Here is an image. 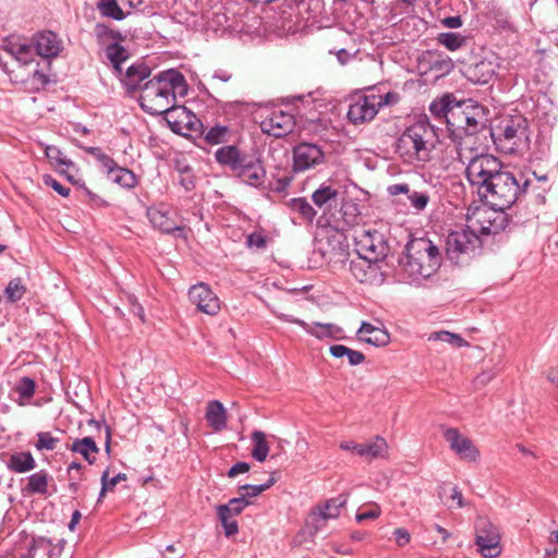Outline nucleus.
Returning a JSON list of instances; mask_svg holds the SVG:
<instances>
[{"label": "nucleus", "mask_w": 558, "mask_h": 558, "mask_svg": "<svg viewBox=\"0 0 558 558\" xmlns=\"http://www.w3.org/2000/svg\"><path fill=\"white\" fill-rule=\"evenodd\" d=\"M307 219L317 227V238L327 235L330 231L337 233V245L330 251H323L324 257L331 263L336 260L343 262L347 252L342 246L343 234L352 232L356 253L361 258L368 262H377L387 256L389 246L384 233L366 228L361 225L362 217L360 211H302Z\"/></svg>", "instance_id": "f257e3e1"}, {"label": "nucleus", "mask_w": 558, "mask_h": 558, "mask_svg": "<svg viewBox=\"0 0 558 558\" xmlns=\"http://www.w3.org/2000/svg\"><path fill=\"white\" fill-rule=\"evenodd\" d=\"M186 92L187 85L183 74L170 69L144 83L140 105L149 114H165L173 132L183 133L182 125L193 131L198 120L185 107L175 105L177 95L184 96Z\"/></svg>", "instance_id": "f03ea898"}, {"label": "nucleus", "mask_w": 558, "mask_h": 558, "mask_svg": "<svg viewBox=\"0 0 558 558\" xmlns=\"http://www.w3.org/2000/svg\"><path fill=\"white\" fill-rule=\"evenodd\" d=\"M466 222L446 238V257L458 267H466L477 259L483 254L485 236L504 231L509 218L507 211H468Z\"/></svg>", "instance_id": "7ed1b4c3"}, {"label": "nucleus", "mask_w": 558, "mask_h": 558, "mask_svg": "<svg viewBox=\"0 0 558 558\" xmlns=\"http://www.w3.org/2000/svg\"><path fill=\"white\" fill-rule=\"evenodd\" d=\"M437 142V133L426 116L410 124L396 143V153L410 165L429 160Z\"/></svg>", "instance_id": "20e7f679"}, {"label": "nucleus", "mask_w": 558, "mask_h": 558, "mask_svg": "<svg viewBox=\"0 0 558 558\" xmlns=\"http://www.w3.org/2000/svg\"><path fill=\"white\" fill-rule=\"evenodd\" d=\"M474 143L471 137L461 138L457 144V159L465 166V175L473 186H477L481 196L482 190L502 171V163L493 155L475 151Z\"/></svg>", "instance_id": "39448f33"}, {"label": "nucleus", "mask_w": 558, "mask_h": 558, "mask_svg": "<svg viewBox=\"0 0 558 558\" xmlns=\"http://www.w3.org/2000/svg\"><path fill=\"white\" fill-rule=\"evenodd\" d=\"M492 137L500 153L506 155L522 154L530 146L529 122L520 113L504 117L492 131Z\"/></svg>", "instance_id": "423d86ee"}, {"label": "nucleus", "mask_w": 558, "mask_h": 558, "mask_svg": "<svg viewBox=\"0 0 558 558\" xmlns=\"http://www.w3.org/2000/svg\"><path fill=\"white\" fill-rule=\"evenodd\" d=\"M410 278H429L440 265V253L429 240L416 239L407 245L405 259L401 262Z\"/></svg>", "instance_id": "0eeeda50"}, {"label": "nucleus", "mask_w": 558, "mask_h": 558, "mask_svg": "<svg viewBox=\"0 0 558 558\" xmlns=\"http://www.w3.org/2000/svg\"><path fill=\"white\" fill-rule=\"evenodd\" d=\"M530 181L522 183L509 171H501L495 180L481 192V198L489 204V209H510L521 192H525Z\"/></svg>", "instance_id": "6e6552de"}, {"label": "nucleus", "mask_w": 558, "mask_h": 558, "mask_svg": "<svg viewBox=\"0 0 558 558\" xmlns=\"http://www.w3.org/2000/svg\"><path fill=\"white\" fill-rule=\"evenodd\" d=\"M475 544L485 558H496L501 554L500 533L486 518H478L475 522Z\"/></svg>", "instance_id": "1a4fd4ad"}, {"label": "nucleus", "mask_w": 558, "mask_h": 558, "mask_svg": "<svg viewBox=\"0 0 558 558\" xmlns=\"http://www.w3.org/2000/svg\"><path fill=\"white\" fill-rule=\"evenodd\" d=\"M325 153L317 144L302 142L292 149V170L304 172L325 162Z\"/></svg>", "instance_id": "9d476101"}, {"label": "nucleus", "mask_w": 558, "mask_h": 558, "mask_svg": "<svg viewBox=\"0 0 558 558\" xmlns=\"http://www.w3.org/2000/svg\"><path fill=\"white\" fill-rule=\"evenodd\" d=\"M378 101L375 94L353 98L347 112L349 121L357 125L373 120L379 110Z\"/></svg>", "instance_id": "9b49d317"}, {"label": "nucleus", "mask_w": 558, "mask_h": 558, "mask_svg": "<svg viewBox=\"0 0 558 558\" xmlns=\"http://www.w3.org/2000/svg\"><path fill=\"white\" fill-rule=\"evenodd\" d=\"M259 125L264 133L274 137H282L293 131L295 119L292 113L275 109L264 117Z\"/></svg>", "instance_id": "f8f14e48"}, {"label": "nucleus", "mask_w": 558, "mask_h": 558, "mask_svg": "<svg viewBox=\"0 0 558 558\" xmlns=\"http://www.w3.org/2000/svg\"><path fill=\"white\" fill-rule=\"evenodd\" d=\"M189 300L199 312L207 315H216L220 311V301L204 282L192 286L189 290Z\"/></svg>", "instance_id": "ddd939ff"}, {"label": "nucleus", "mask_w": 558, "mask_h": 558, "mask_svg": "<svg viewBox=\"0 0 558 558\" xmlns=\"http://www.w3.org/2000/svg\"><path fill=\"white\" fill-rule=\"evenodd\" d=\"M390 196L397 197L396 203L411 206L415 209H424L429 201L427 193L412 190L408 183L391 184L387 187Z\"/></svg>", "instance_id": "4468645a"}, {"label": "nucleus", "mask_w": 558, "mask_h": 558, "mask_svg": "<svg viewBox=\"0 0 558 558\" xmlns=\"http://www.w3.org/2000/svg\"><path fill=\"white\" fill-rule=\"evenodd\" d=\"M499 69L498 57L490 52L466 69V77L475 84H487Z\"/></svg>", "instance_id": "2eb2a0df"}, {"label": "nucleus", "mask_w": 558, "mask_h": 558, "mask_svg": "<svg viewBox=\"0 0 558 558\" xmlns=\"http://www.w3.org/2000/svg\"><path fill=\"white\" fill-rule=\"evenodd\" d=\"M445 439L449 442L450 449L453 450L461 459L469 462H475L480 458V451L473 441L462 436L457 428H448L444 434Z\"/></svg>", "instance_id": "dca6fc26"}, {"label": "nucleus", "mask_w": 558, "mask_h": 558, "mask_svg": "<svg viewBox=\"0 0 558 558\" xmlns=\"http://www.w3.org/2000/svg\"><path fill=\"white\" fill-rule=\"evenodd\" d=\"M45 155L48 158L49 162L57 169L59 172L71 182H78V169L76 165L68 158L59 147L54 145H46Z\"/></svg>", "instance_id": "f3484780"}, {"label": "nucleus", "mask_w": 558, "mask_h": 558, "mask_svg": "<svg viewBox=\"0 0 558 558\" xmlns=\"http://www.w3.org/2000/svg\"><path fill=\"white\" fill-rule=\"evenodd\" d=\"M239 179L247 185L258 187L264 184L266 171L258 159L246 156L245 161L235 170Z\"/></svg>", "instance_id": "a211bd4d"}, {"label": "nucleus", "mask_w": 558, "mask_h": 558, "mask_svg": "<svg viewBox=\"0 0 558 558\" xmlns=\"http://www.w3.org/2000/svg\"><path fill=\"white\" fill-rule=\"evenodd\" d=\"M32 44L36 53L46 59L56 58L62 50V41L51 31L37 33Z\"/></svg>", "instance_id": "6ab92c4d"}, {"label": "nucleus", "mask_w": 558, "mask_h": 558, "mask_svg": "<svg viewBox=\"0 0 558 558\" xmlns=\"http://www.w3.org/2000/svg\"><path fill=\"white\" fill-rule=\"evenodd\" d=\"M2 48L22 65H27L34 60L33 44H28L20 37H8Z\"/></svg>", "instance_id": "aec40b11"}, {"label": "nucleus", "mask_w": 558, "mask_h": 558, "mask_svg": "<svg viewBox=\"0 0 558 558\" xmlns=\"http://www.w3.org/2000/svg\"><path fill=\"white\" fill-rule=\"evenodd\" d=\"M150 68L142 61L135 62L128 66L125 73L122 72V76H118L122 84L125 86L129 93L136 89H141L143 85L141 83L149 77Z\"/></svg>", "instance_id": "412c9836"}, {"label": "nucleus", "mask_w": 558, "mask_h": 558, "mask_svg": "<svg viewBox=\"0 0 558 558\" xmlns=\"http://www.w3.org/2000/svg\"><path fill=\"white\" fill-rule=\"evenodd\" d=\"M146 216L153 227L163 233L182 231L178 211H146Z\"/></svg>", "instance_id": "4be33fe9"}, {"label": "nucleus", "mask_w": 558, "mask_h": 558, "mask_svg": "<svg viewBox=\"0 0 558 558\" xmlns=\"http://www.w3.org/2000/svg\"><path fill=\"white\" fill-rule=\"evenodd\" d=\"M342 193L330 183H323L313 194V203L322 208L331 209L341 204Z\"/></svg>", "instance_id": "5701e85b"}, {"label": "nucleus", "mask_w": 558, "mask_h": 558, "mask_svg": "<svg viewBox=\"0 0 558 558\" xmlns=\"http://www.w3.org/2000/svg\"><path fill=\"white\" fill-rule=\"evenodd\" d=\"M65 448L73 453L82 456L90 465L96 462V456L99 452V447L94 438L89 436L75 438L73 442L68 444Z\"/></svg>", "instance_id": "b1692460"}, {"label": "nucleus", "mask_w": 558, "mask_h": 558, "mask_svg": "<svg viewBox=\"0 0 558 558\" xmlns=\"http://www.w3.org/2000/svg\"><path fill=\"white\" fill-rule=\"evenodd\" d=\"M357 338L376 347L386 345L390 341V336L385 329L366 322L362 323L357 331Z\"/></svg>", "instance_id": "393cba45"}, {"label": "nucleus", "mask_w": 558, "mask_h": 558, "mask_svg": "<svg viewBox=\"0 0 558 558\" xmlns=\"http://www.w3.org/2000/svg\"><path fill=\"white\" fill-rule=\"evenodd\" d=\"M246 155H243L240 149L234 145H226L218 148L215 153L216 161L230 168L232 171L235 170L245 161Z\"/></svg>", "instance_id": "a878e982"}, {"label": "nucleus", "mask_w": 558, "mask_h": 558, "mask_svg": "<svg viewBox=\"0 0 558 558\" xmlns=\"http://www.w3.org/2000/svg\"><path fill=\"white\" fill-rule=\"evenodd\" d=\"M205 417L208 425L216 432H220L227 426L226 409L220 401L208 402Z\"/></svg>", "instance_id": "bb28decb"}, {"label": "nucleus", "mask_w": 558, "mask_h": 558, "mask_svg": "<svg viewBox=\"0 0 558 558\" xmlns=\"http://www.w3.org/2000/svg\"><path fill=\"white\" fill-rule=\"evenodd\" d=\"M105 56L117 76H122V64L129 59L128 50L118 43L110 44L105 49Z\"/></svg>", "instance_id": "cd10ccee"}, {"label": "nucleus", "mask_w": 558, "mask_h": 558, "mask_svg": "<svg viewBox=\"0 0 558 558\" xmlns=\"http://www.w3.org/2000/svg\"><path fill=\"white\" fill-rule=\"evenodd\" d=\"M36 461L29 451L14 452L10 456L7 468L15 473H26L36 468Z\"/></svg>", "instance_id": "c85d7f7f"}, {"label": "nucleus", "mask_w": 558, "mask_h": 558, "mask_svg": "<svg viewBox=\"0 0 558 558\" xmlns=\"http://www.w3.org/2000/svg\"><path fill=\"white\" fill-rule=\"evenodd\" d=\"M205 15L204 12L189 10L184 12L175 11L174 13L178 23L185 25L186 28L202 32L206 28Z\"/></svg>", "instance_id": "c756f323"}, {"label": "nucleus", "mask_w": 558, "mask_h": 558, "mask_svg": "<svg viewBox=\"0 0 558 558\" xmlns=\"http://www.w3.org/2000/svg\"><path fill=\"white\" fill-rule=\"evenodd\" d=\"M51 477L45 470H40L28 476L27 484L23 492L29 495H46L48 493V484Z\"/></svg>", "instance_id": "7c9ffc66"}, {"label": "nucleus", "mask_w": 558, "mask_h": 558, "mask_svg": "<svg viewBox=\"0 0 558 558\" xmlns=\"http://www.w3.org/2000/svg\"><path fill=\"white\" fill-rule=\"evenodd\" d=\"M106 174L111 182L122 187L130 189L136 184V177L133 171L129 170L128 168L120 167L118 163H116V166L112 167Z\"/></svg>", "instance_id": "2f4dec72"}, {"label": "nucleus", "mask_w": 558, "mask_h": 558, "mask_svg": "<svg viewBox=\"0 0 558 558\" xmlns=\"http://www.w3.org/2000/svg\"><path fill=\"white\" fill-rule=\"evenodd\" d=\"M388 452L387 441L381 436H376L368 444H361L359 456L372 459L384 458Z\"/></svg>", "instance_id": "473e14b6"}, {"label": "nucleus", "mask_w": 558, "mask_h": 558, "mask_svg": "<svg viewBox=\"0 0 558 558\" xmlns=\"http://www.w3.org/2000/svg\"><path fill=\"white\" fill-rule=\"evenodd\" d=\"M451 97L449 95L444 96L440 99L434 100L429 106L430 113L438 118H445L449 125L454 126L456 123L450 121V116H454Z\"/></svg>", "instance_id": "72a5a7b5"}, {"label": "nucleus", "mask_w": 558, "mask_h": 558, "mask_svg": "<svg viewBox=\"0 0 558 558\" xmlns=\"http://www.w3.org/2000/svg\"><path fill=\"white\" fill-rule=\"evenodd\" d=\"M305 331L318 339H337L342 332V329L338 325L331 323H314L313 325L307 324Z\"/></svg>", "instance_id": "f704fd0d"}, {"label": "nucleus", "mask_w": 558, "mask_h": 558, "mask_svg": "<svg viewBox=\"0 0 558 558\" xmlns=\"http://www.w3.org/2000/svg\"><path fill=\"white\" fill-rule=\"evenodd\" d=\"M36 390V383L31 377H22L14 387V391L19 395L16 403L20 407L28 404L29 400L34 397Z\"/></svg>", "instance_id": "c9c22d12"}, {"label": "nucleus", "mask_w": 558, "mask_h": 558, "mask_svg": "<svg viewBox=\"0 0 558 558\" xmlns=\"http://www.w3.org/2000/svg\"><path fill=\"white\" fill-rule=\"evenodd\" d=\"M329 352L333 357H337V359L347 356L349 364L352 366L360 365L365 360V355L362 352L352 350L343 344L331 345L329 348Z\"/></svg>", "instance_id": "e433bc0d"}, {"label": "nucleus", "mask_w": 558, "mask_h": 558, "mask_svg": "<svg viewBox=\"0 0 558 558\" xmlns=\"http://www.w3.org/2000/svg\"><path fill=\"white\" fill-rule=\"evenodd\" d=\"M338 512L335 511V513H328L327 515L324 514L318 509H313L310 513L308 520L306 522V525L310 530V533L312 535L317 534L322 529L326 526V522L328 519H337Z\"/></svg>", "instance_id": "4c0bfd02"}, {"label": "nucleus", "mask_w": 558, "mask_h": 558, "mask_svg": "<svg viewBox=\"0 0 558 558\" xmlns=\"http://www.w3.org/2000/svg\"><path fill=\"white\" fill-rule=\"evenodd\" d=\"M206 28L204 31H211L218 33L228 26V16L221 9L207 11L205 15Z\"/></svg>", "instance_id": "58836bf2"}, {"label": "nucleus", "mask_w": 558, "mask_h": 558, "mask_svg": "<svg viewBox=\"0 0 558 558\" xmlns=\"http://www.w3.org/2000/svg\"><path fill=\"white\" fill-rule=\"evenodd\" d=\"M251 438L254 444L252 457L258 462L265 461L269 453V446L266 441L265 433L262 430H255Z\"/></svg>", "instance_id": "ea45409f"}, {"label": "nucleus", "mask_w": 558, "mask_h": 558, "mask_svg": "<svg viewBox=\"0 0 558 558\" xmlns=\"http://www.w3.org/2000/svg\"><path fill=\"white\" fill-rule=\"evenodd\" d=\"M29 551L33 558H52L56 547H53L50 539L46 537H38L34 539Z\"/></svg>", "instance_id": "a19ab883"}, {"label": "nucleus", "mask_w": 558, "mask_h": 558, "mask_svg": "<svg viewBox=\"0 0 558 558\" xmlns=\"http://www.w3.org/2000/svg\"><path fill=\"white\" fill-rule=\"evenodd\" d=\"M438 43L450 51H456L466 45L468 38L459 33H441Z\"/></svg>", "instance_id": "79ce46f5"}, {"label": "nucleus", "mask_w": 558, "mask_h": 558, "mask_svg": "<svg viewBox=\"0 0 558 558\" xmlns=\"http://www.w3.org/2000/svg\"><path fill=\"white\" fill-rule=\"evenodd\" d=\"M204 140L210 145H218L227 142L229 135V128L220 124H216L204 131Z\"/></svg>", "instance_id": "37998d69"}, {"label": "nucleus", "mask_w": 558, "mask_h": 558, "mask_svg": "<svg viewBox=\"0 0 558 558\" xmlns=\"http://www.w3.org/2000/svg\"><path fill=\"white\" fill-rule=\"evenodd\" d=\"M461 119L465 123V136L463 138L471 137L474 141L473 135L485 125L484 118L478 113L468 114L463 112Z\"/></svg>", "instance_id": "c03bdc74"}, {"label": "nucleus", "mask_w": 558, "mask_h": 558, "mask_svg": "<svg viewBox=\"0 0 558 558\" xmlns=\"http://www.w3.org/2000/svg\"><path fill=\"white\" fill-rule=\"evenodd\" d=\"M277 482V478L275 476V473H272L269 477V480L260 485H243L240 486V496L244 497L245 499L254 498L259 496L263 492L270 488L275 483Z\"/></svg>", "instance_id": "a18cd8bd"}, {"label": "nucleus", "mask_w": 558, "mask_h": 558, "mask_svg": "<svg viewBox=\"0 0 558 558\" xmlns=\"http://www.w3.org/2000/svg\"><path fill=\"white\" fill-rule=\"evenodd\" d=\"M98 9L102 15L121 21L125 17L117 0H99Z\"/></svg>", "instance_id": "49530a36"}, {"label": "nucleus", "mask_w": 558, "mask_h": 558, "mask_svg": "<svg viewBox=\"0 0 558 558\" xmlns=\"http://www.w3.org/2000/svg\"><path fill=\"white\" fill-rule=\"evenodd\" d=\"M227 507H217V514L222 524L225 535L227 537L233 536L239 532V525L235 520H231V514L228 513Z\"/></svg>", "instance_id": "de8ad7c7"}, {"label": "nucleus", "mask_w": 558, "mask_h": 558, "mask_svg": "<svg viewBox=\"0 0 558 558\" xmlns=\"http://www.w3.org/2000/svg\"><path fill=\"white\" fill-rule=\"evenodd\" d=\"M428 340L447 342L456 348L468 345V342L460 335L446 330L433 332Z\"/></svg>", "instance_id": "09e8293b"}, {"label": "nucleus", "mask_w": 558, "mask_h": 558, "mask_svg": "<svg viewBox=\"0 0 558 558\" xmlns=\"http://www.w3.org/2000/svg\"><path fill=\"white\" fill-rule=\"evenodd\" d=\"M26 292V288L21 278H14L8 283L4 294L10 302L20 301Z\"/></svg>", "instance_id": "8fccbe9b"}, {"label": "nucleus", "mask_w": 558, "mask_h": 558, "mask_svg": "<svg viewBox=\"0 0 558 558\" xmlns=\"http://www.w3.org/2000/svg\"><path fill=\"white\" fill-rule=\"evenodd\" d=\"M348 501V495L341 494L336 498L328 499L323 505L316 507L319 511H322L324 514L328 513H335V511L338 512V517L340 515V510L347 505Z\"/></svg>", "instance_id": "3c124183"}, {"label": "nucleus", "mask_w": 558, "mask_h": 558, "mask_svg": "<svg viewBox=\"0 0 558 558\" xmlns=\"http://www.w3.org/2000/svg\"><path fill=\"white\" fill-rule=\"evenodd\" d=\"M269 241H271V236L266 234L262 228L253 231L246 236V245L250 248L264 250Z\"/></svg>", "instance_id": "603ef678"}, {"label": "nucleus", "mask_w": 558, "mask_h": 558, "mask_svg": "<svg viewBox=\"0 0 558 558\" xmlns=\"http://www.w3.org/2000/svg\"><path fill=\"white\" fill-rule=\"evenodd\" d=\"M58 442L59 438L53 437L49 432H39L37 434V441L35 442V448L38 451H52L57 448Z\"/></svg>", "instance_id": "864d4df0"}, {"label": "nucleus", "mask_w": 558, "mask_h": 558, "mask_svg": "<svg viewBox=\"0 0 558 558\" xmlns=\"http://www.w3.org/2000/svg\"><path fill=\"white\" fill-rule=\"evenodd\" d=\"M126 480V475L124 473H118L116 476L113 477H109V471L106 470L102 474H101V489H100V494H99V500L105 496V494L108 492V490H113V488L116 487V485L118 483H120L121 481H125Z\"/></svg>", "instance_id": "5fc2aeb1"}, {"label": "nucleus", "mask_w": 558, "mask_h": 558, "mask_svg": "<svg viewBox=\"0 0 558 558\" xmlns=\"http://www.w3.org/2000/svg\"><path fill=\"white\" fill-rule=\"evenodd\" d=\"M250 500L245 499L244 497L240 496L236 498H232L229 500L226 505H219L218 507H227L228 513L231 515H238L240 514L248 505Z\"/></svg>", "instance_id": "6e6d98bb"}, {"label": "nucleus", "mask_w": 558, "mask_h": 558, "mask_svg": "<svg viewBox=\"0 0 558 558\" xmlns=\"http://www.w3.org/2000/svg\"><path fill=\"white\" fill-rule=\"evenodd\" d=\"M32 80V90H39L44 88L49 83V77L39 70H34L31 76Z\"/></svg>", "instance_id": "4d7b16f0"}, {"label": "nucleus", "mask_w": 558, "mask_h": 558, "mask_svg": "<svg viewBox=\"0 0 558 558\" xmlns=\"http://www.w3.org/2000/svg\"><path fill=\"white\" fill-rule=\"evenodd\" d=\"M44 183L54 190L57 193H59L61 196H68L70 193V189L62 185L60 182H58L53 177L47 174L44 175Z\"/></svg>", "instance_id": "13d9d810"}, {"label": "nucleus", "mask_w": 558, "mask_h": 558, "mask_svg": "<svg viewBox=\"0 0 558 558\" xmlns=\"http://www.w3.org/2000/svg\"><path fill=\"white\" fill-rule=\"evenodd\" d=\"M375 97L379 99V108L383 106H393L400 100L399 94L393 92H389L384 96L375 94Z\"/></svg>", "instance_id": "bf43d9fd"}, {"label": "nucleus", "mask_w": 558, "mask_h": 558, "mask_svg": "<svg viewBox=\"0 0 558 558\" xmlns=\"http://www.w3.org/2000/svg\"><path fill=\"white\" fill-rule=\"evenodd\" d=\"M380 507L375 504L371 510L356 513L355 520L361 523L365 520L377 519L380 515Z\"/></svg>", "instance_id": "052dcab7"}, {"label": "nucleus", "mask_w": 558, "mask_h": 558, "mask_svg": "<svg viewBox=\"0 0 558 558\" xmlns=\"http://www.w3.org/2000/svg\"><path fill=\"white\" fill-rule=\"evenodd\" d=\"M395 539L399 546H404L410 542V533L408 530L398 527L393 532Z\"/></svg>", "instance_id": "680f3d73"}, {"label": "nucleus", "mask_w": 558, "mask_h": 558, "mask_svg": "<svg viewBox=\"0 0 558 558\" xmlns=\"http://www.w3.org/2000/svg\"><path fill=\"white\" fill-rule=\"evenodd\" d=\"M250 470V464L246 462H236L232 465V468L228 471L229 477H235L239 474L245 473Z\"/></svg>", "instance_id": "e2e57ef3"}, {"label": "nucleus", "mask_w": 558, "mask_h": 558, "mask_svg": "<svg viewBox=\"0 0 558 558\" xmlns=\"http://www.w3.org/2000/svg\"><path fill=\"white\" fill-rule=\"evenodd\" d=\"M97 161L100 163L101 169L106 173L117 163L109 155L105 153L97 159Z\"/></svg>", "instance_id": "0e129e2a"}, {"label": "nucleus", "mask_w": 558, "mask_h": 558, "mask_svg": "<svg viewBox=\"0 0 558 558\" xmlns=\"http://www.w3.org/2000/svg\"><path fill=\"white\" fill-rule=\"evenodd\" d=\"M442 24L448 28H459L462 26V19L459 15L449 16L442 20Z\"/></svg>", "instance_id": "69168bd1"}, {"label": "nucleus", "mask_w": 558, "mask_h": 558, "mask_svg": "<svg viewBox=\"0 0 558 558\" xmlns=\"http://www.w3.org/2000/svg\"><path fill=\"white\" fill-rule=\"evenodd\" d=\"M495 375L496 374L493 371H485L476 377L475 384L484 386L488 384L495 377Z\"/></svg>", "instance_id": "338daca9"}, {"label": "nucleus", "mask_w": 558, "mask_h": 558, "mask_svg": "<svg viewBox=\"0 0 558 558\" xmlns=\"http://www.w3.org/2000/svg\"><path fill=\"white\" fill-rule=\"evenodd\" d=\"M350 270L351 272L353 274V276L361 282H363L365 280V277H366V274L364 272V270L362 269V267L360 266V264H356L354 262H351L350 263Z\"/></svg>", "instance_id": "774afa93"}]
</instances>
